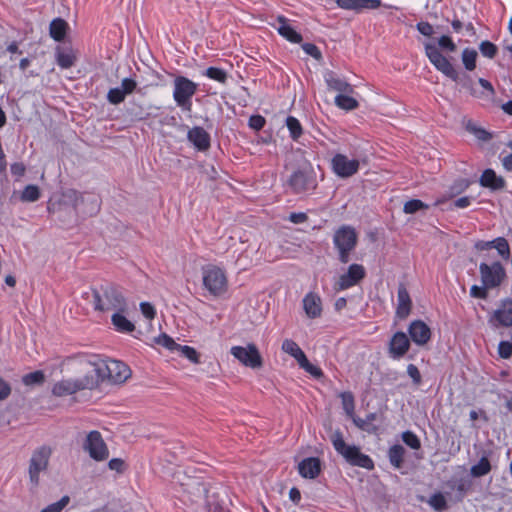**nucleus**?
<instances>
[{
  "instance_id": "obj_1",
  "label": "nucleus",
  "mask_w": 512,
  "mask_h": 512,
  "mask_svg": "<svg viewBox=\"0 0 512 512\" xmlns=\"http://www.w3.org/2000/svg\"><path fill=\"white\" fill-rule=\"evenodd\" d=\"M93 306L94 310L100 312L128 311L127 299L121 289L112 283L93 289Z\"/></svg>"
},
{
  "instance_id": "obj_2",
  "label": "nucleus",
  "mask_w": 512,
  "mask_h": 512,
  "mask_svg": "<svg viewBox=\"0 0 512 512\" xmlns=\"http://www.w3.org/2000/svg\"><path fill=\"white\" fill-rule=\"evenodd\" d=\"M424 51L426 57L437 71L441 72L450 80L460 83L463 88L472 90L471 78L466 74H464L463 77H460L453 64L446 56L442 54L441 51L438 50V48L435 46V43H424Z\"/></svg>"
},
{
  "instance_id": "obj_3",
  "label": "nucleus",
  "mask_w": 512,
  "mask_h": 512,
  "mask_svg": "<svg viewBox=\"0 0 512 512\" xmlns=\"http://www.w3.org/2000/svg\"><path fill=\"white\" fill-rule=\"evenodd\" d=\"M330 440L335 451L350 465L367 470L374 469V461L372 458L369 455L362 453L360 447L346 444L340 430L334 431Z\"/></svg>"
},
{
  "instance_id": "obj_4",
  "label": "nucleus",
  "mask_w": 512,
  "mask_h": 512,
  "mask_svg": "<svg viewBox=\"0 0 512 512\" xmlns=\"http://www.w3.org/2000/svg\"><path fill=\"white\" fill-rule=\"evenodd\" d=\"M287 186L294 194H312L318 187L315 169L306 161L298 166L288 177Z\"/></svg>"
},
{
  "instance_id": "obj_5",
  "label": "nucleus",
  "mask_w": 512,
  "mask_h": 512,
  "mask_svg": "<svg viewBox=\"0 0 512 512\" xmlns=\"http://www.w3.org/2000/svg\"><path fill=\"white\" fill-rule=\"evenodd\" d=\"M332 242L338 261L347 264L352 260V254L358 244L356 229L350 225H341L334 231Z\"/></svg>"
},
{
  "instance_id": "obj_6",
  "label": "nucleus",
  "mask_w": 512,
  "mask_h": 512,
  "mask_svg": "<svg viewBox=\"0 0 512 512\" xmlns=\"http://www.w3.org/2000/svg\"><path fill=\"white\" fill-rule=\"evenodd\" d=\"M198 90V84L191 79L179 75L173 80V100L184 113L192 111V98Z\"/></svg>"
},
{
  "instance_id": "obj_7",
  "label": "nucleus",
  "mask_w": 512,
  "mask_h": 512,
  "mask_svg": "<svg viewBox=\"0 0 512 512\" xmlns=\"http://www.w3.org/2000/svg\"><path fill=\"white\" fill-rule=\"evenodd\" d=\"M204 288L214 297H219L227 291L228 280L225 271L216 265L209 264L202 268Z\"/></svg>"
},
{
  "instance_id": "obj_8",
  "label": "nucleus",
  "mask_w": 512,
  "mask_h": 512,
  "mask_svg": "<svg viewBox=\"0 0 512 512\" xmlns=\"http://www.w3.org/2000/svg\"><path fill=\"white\" fill-rule=\"evenodd\" d=\"M97 371L102 376L103 381L108 379L113 384L124 383L132 374L126 363L115 359H108L101 364H97Z\"/></svg>"
},
{
  "instance_id": "obj_9",
  "label": "nucleus",
  "mask_w": 512,
  "mask_h": 512,
  "mask_svg": "<svg viewBox=\"0 0 512 512\" xmlns=\"http://www.w3.org/2000/svg\"><path fill=\"white\" fill-rule=\"evenodd\" d=\"M82 447L95 461H104L109 456L108 447L101 433L97 430H92L87 434Z\"/></svg>"
},
{
  "instance_id": "obj_10",
  "label": "nucleus",
  "mask_w": 512,
  "mask_h": 512,
  "mask_svg": "<svg viewBox=\"0 0 512 512\" xmlns=\"http://www.w3.org/2000/svg\"><path fill=\"white\" fill-rule=\"evenodd\" d=\"M479 272L482 284L489 289L500 286L506 277L505 269L499 261H495L491 264L485 262L480 263Z\"/></svg>"
},
{
  "instance_id": "obj_11",
  "label": "nucleus",
  "mask_w": 512,
  "mask_h": 512,
  "mask_svg": "<svg viewBox=\"0 0 512 512\" xmlns=\"http://www.w3.org/2000/svg\"><path fill=\"white\" fill-rule=\"evenodd\" d=\"M231 355L246 367L256 369L263 364L262 357L255 344L249 343L247 346H233L230 349Z\"/></svg>"
},
{
  "instance_id": "obj_12",
  "label": "nucleus",
  "mask_w": 512,
  "mask_h": 512,
  "mask_svg": "<svg viewBox=\"0 0 512 512\" xmlns=\"http://www.w3.org/2000/svg\"><path fill=\"white\" fill-rule=\"evenodd\" d=\"M51 449L48 446H41L33 451L29 462V478L32 484L38 485L39 475L47 469Z\"/></svg>"
},
{
  "instance_id": "obj_13",
  "label": "nucleus",
  "mask_w": 512,
  "mask_h": 512,
  "mask_svg": "<svg viewBox=\"0 0 512 512\" xmlns=\"http://www.w3.org/2000/svg\"><path fill=\"white\" fill-rule=\"evenodd\" d=\"M332 172L339 178L346 179L355 175L360 168L358 159H349L345 154L336 153L330 162Z\"/></svg>"
},
{
  "instance_id": "obj_14",
  "label": "nucleus",
  "mask_w": 512,
  "mask_h": 512,
  "mask_svg": "<svg viewBox=\"0 0 512 512\" xmlns=\"http://www.w3.org/2000/svg\"><path fill=\"white\" fill-rule=\"evenodd\" d=\"M366 276V270L361 264H351L347 271L340 275L337 286L338 290L343 291L356 286Z\"/></svg>"
},
{
  "instance_id": "obj_15",
  "label": "nucleus",
  "mask_w": 512,
  "mask_h": 512,
  "mask_svg": "<svg viewBox=\"0 0 512 512\" xmlns=\"http://www.w3.org/2000/svg\"><path fill=\"white\" fill-rule=\"evenodd\" d=\"M411 346V340L406 335V333L402 331L395 332L388 345V353L390 358L394 360H399L405 356V354L409 351Z\"/></svg>"
},
{
  "instance_id": "obj_16",
  "label": "nucleus",
  "mask_w": 512,
  "mask_h": 512,
  "mask_svg": "<svg viewBox=\"0 0 512 512\" xmlns=\"http://www.w3.org/2000/svg\"><path fill=\"white\" fill-rule=\"evenodd\" d=\"M490 324L495 327L512 326V299L506 298L500 302L499 307L493 312L489 319Z\"/></svg>"
},
{
  "instance_id": "obj_17",
  "label": "nucleus",
  "mask_w": 512,
  "mask_h": 512,
  "mask_svg": "<svg viewBox=\"0 0 512 512\" xmlns=\"http://www.w3.org/2000/svg\"><path fill=\"white\" fill-rule=\"evenodd\" d=\"M410 340L417 346L426 345L432 336L430 327L422 320H413L408 326Z\"/></svg>"
},
{
  "instance_id": "obj_18",
  "label": "nucleus",
  "mask_w": 512,
  "mask_h": 512,
  "mask_svg": "<svg viewBox=\"0 0 512 512\" xmlns=\"http://www.w3.org/2000/svg\"><path fill=\"white\" fill-rule=\"evenodd\" d=\"M187 140L199 152H206L211 147L210 134L201 126H194L189 129Z\"/></svg>"
},
{
  "instance_id": "obj_19",
  "label": "nucleus",
  "mask_w": 512,
  "mask_h": 512,
  "mask_svg": "<svg viewBox=\"0 0 512 512\" xmlns=\"http://www.w3.org/2000/svg\"><path fill=\"white\" fill-rule=\"evenodd\" d=\"M324 81L327 87L330 90L337 91L339 94L347 93L350 94L353 92V87L350 83H348L344 78L337 75L332 70H327L324 72Z\"/></svg>"
},
{
  "instance_id": "obj_20",
  "label": "nucleus",
  "mask_w": 512,
  "mask_h": 512,
  "mask_svg": "<svg viewBox=\"0 0 512 512\" xmlns=\"http://www.w3.org/2000/svg\"><path fill=\"white\" fill-rule=\"evenodd\" d=\"M303 309L305 314L310 319H315L321 316L322 314V300L320 296L314 292L307 293L303 300Z\"/></svg>"
},
{
  "instance_id": "obj_21",
  "label": "nucleus",
  "mask_w": 512,
  "mask_h": 512,
  "mask_svg": "<svg viewBox=\"0 0 512 512\" xmlns=\"http://www.w3.org/2000/svg\"><path fill=\"white\" fill-rule=\"evenodd\" d=\"M412 308V301L408 290L403 284H400L397 291L396 316L399 319H405L409 316Z\"/></svg>"
},
{
  "instance_id": "obj_22",
  "label": "nucleus",
  "mask_w": 512,
  "mask_h": 512,
  "mask_svg": "<svg viewBox=\"0 0 512 512\" xmlns=\"http://www.w3.org/2000/svg\"><path fill=\"white\" fill-rule=\"evenodd\" d=\"M276 20L279 23V26L276 29L280 36L290 43H301L302 35L289 24V20L285 16L278 15Z\"/></svg>"
},
{
  "instance_id": "obj_23",
  "label": "nucleus",
  "mask_w": 512,
  "mask_h": 512,
  "mask_svg": "<svg viewBox=\"0 0 512 512\" xmlns=\"http://www.w3.org/2000/svg\"><path fill=\"white\" fill-rule=\"evenodd\" d=\"M299 474L306 479H315L321 472V461L317 457L304 458L298 465Z\"/></svg>"
},
{
  "instance_id": "obj_24",
  "label": "nucleus",
  "mask_w": 512,
  "mask_h": 512,
  "mask_svg": "<svg viewBox=\"0 0 512 512\" xmlns=\"http://www.w3.org/2000/svg\"><path fill=\"white\" fill-rule=\"evenodd\" d=\"M479 184L484 188L497 191L503 189L506 182L505 179L502 176H498L493 169L487 168L482 172Z\"/></svg>"
},
{
  "instance_id": "obj_25",
  "label": "nucleus",
  "mask_w": 512,
  "mask_h": 512,
  "mask_svg": "<svg viewBox=\"0 0 512 512\" xmlns=\"http://www.w3.org/2000/svg\"><path fill=\"white\" fill-rule=\"evenodd\" d=\"M74 379L78 391L95 389L103 382L102 376H100V373L97 371V365H95V368L91 372Z\"/></svg>"
},
{
  "instance_id": "obj_26",
  "label": "nucleus",
  "mask_w": 512,
  "mask_h": 512,
  "mask_svg": "<svg viewBox=\"0 0 512 512\" xmlns=\"http://www.w3.org/2000/svg\"><path fill=\"white\" fill-rule=\"evenodd\" d=\"M57 65L62 69L71 68L76 61V55L71 47L58 46L55 51Z\"/></svg>"
},
{
  "instance_id": "obj_27",
  "label": "nucleus",
  "mask_w": 512,
  "mask_h": 512,
  "mask_svg": "<svg viewBox=\"0 0 512 512\" xmlns=\"http://www.w3.org/2000/svg\"><path fill=\"white\" fill-rule=\"evenodd\" d=\"M68 29V23L64 19L60 17L54 18L49 26L50 37L57 42H61L64 40Z\"/></svg>"
},
{
  "instance_id": "obj_28",
  "label": "nucleus",
  "mask_w": 512,
  "mask_h": 512,
  "mask_svg": "<svg viewBox=\"0 0 512 512\" xmlns=\"http://www.w3.org/2000/svg\"><path fill=\"white\" fill-rule=\"evenodd\" d=\"M126 312L116 311L111 316V322L115 330L121 333H130L135 330V325L126 318Z\"/></svg>"
},
{
  "instance_id": "obj_29",
  "label": "nucleus",
  "mask_w": 512,
  "mask_h": 512,
  "mask_svg": "<svg viewBox=\"0 0 512 512\" xmlns=\"http://www.w3.org/2000/svg\"><path fill=\"white\" fill-rule=\"evenodd\" d=\"M77 392L76 382L73 378L58 381L52 388V393L58 397L72 395Z\"/></svg>"
},
{
  "instance_id": "obj_30",
  "label": "nucleus",
  "mask_w": 512,
  "mask_h": 512,
  "mask_svg": "<svg viewBox=\"0 0 512 512\" xmlns=\"http://www.w3.org/2000/svg\"><path fill=\"white\" fill-rule=\"evenodd\" d=\"M405 448L400 444L392 445L388 450V459L395 469H400L404 462Z\"/></svg>"
},
{
  "instance_id": "obj_31",
  "label": "nucleus",
  "mask_w": 512,
  "mask_h": 512,
  "mask_svg": "<svg viewBox=\"0 0 512 512\" xmlns=\"http://www.w3.org/2000/svg\"><path fill=\"white\" fill-rule=\"evenodd\" d=\"M281 349L293 357L298 364L306 357L300 346L292 339H285L282 342Z\"/></svg>"
},
{
  "instance_id": "obj_32",
  "label": "nucleus",
  "mask_w": 512,
  "mask_h": 512,
  "mask_svg": "<svg viewBox=\"0 0 512 512\" xmlns=\"http://www.w3.org/2000/svg\"><path fill=\"white\" fill-rule=\"evenodd\" d=\"M334 102L338 108L343 109L345 111H352L358 108L359 106L358 101L347 93L338 94L335 97Z\"/></svg>"
},
{
  "instance_id": "obj_33",
  "label": "nucleus",
  "mask_w": 512,
  "mask_h": 512,
  "mask_svg": "<svg viewBox=\"0 0 512 512\" xmlns=\"http://www.w3.org/2000/svg\"><path fill=\"white\" fill-rule=\"evenodd\" d=\"M286 127L289 131V136L293 141H298L303 135V127L300 121L294 116H288L285 120Z\"/></svg>"
},
{
  "instance_id": "obj_34",
  "label": "nucleus",
  "mask_w": 512,
  "mask_h": 512,
  "mask_svg": "<svg viewBox=\"0 0 512 512\" xmlns=\"http://www.w3.org/2000/svg\"><path fill=\"white\" fill-rule=\"evenodd\" d=\"M491 471V464L486 456H482L480 460L471 467L470 473L473 477L479 478L487 475Z\"/></svg>"
},
{
  "instance_id": "obj_35",
  "label": "nucleus",
  "mask_w": 512,
  "mask_h": 512,
  "mask_svg": "<svg viewBox=\"0 0 512 512\" xmlns=\"http://www.w3.org/2000/svg\"><path fill=\"white\" fill-rule=\"evenodd\" d=\"M202 75L221 84H225L228 80L227 72L222 68L214 66L208 67L205 71L202 72Z\"/></svg>"
},
{
  "instance_id": "obj_36",
  "label": "nucleus",
  "mask_w": 512,
  "mask_h": 512,
  "mask_svg": "<svg viewBox=\"0 0 512 512\" xmlns=\"http://www.w3.org/2000/svg\"><path fill=\"white\" fill-rule=\"evenodd\" d=\"M477 51L473 48H465L462 51L461 58L464 68L467 71H473L476 68Z\"/></svg>"
},
{
  "instance_id": "obj_37",
  "label": "nucleus",
  "mask_w": 512,
  "mask_h": 512,
  "mask_svg": "<svg viewBox=\"0 0 512 512\" xmlns=\"http://www.w3.org/2000/svg\"><path fill=\"white\" fill-rule=\"evenodd\" d=\"M468 132L473 134L479 141L487 142L492 139V134L486 129L477 126L475 123L469 121L466 125Z\"/></svg>"
},
{
  "instance_id": "obj_38",
  "label": "nucleus",
  "mask_w": 512,
  "mask_h": 512,
  "mask_svg": "<svg viewBox=\"0 0 512 512\" xmlns=\"http://www.w3.org/2000/svg\"><path fill=\"white\" fill-rule=\"evenodd\" d=\"M428 504L437 512H442L447 509V501L441 492L432 494L428 500Z\"/></svg>"
},
{
  "instance_id": "obj_39",
  "label": "nucleus",
  "mask_w": 512,
  "mask_h": 512,
  "mask_svg": "<svg viewBox=\"0 0 512 512\" xmlns=\"http://www.w3.org/2000/svg\"><path fill=\"white\" fill-rule=\"evenodd\" d=\"M44 381L45 375L41 370L30 372L22 377V382L26 386L41 385Z\"/></svg>"
},
{
  "instance_id": "obj_40",
  "label": "nucleus",
  "mask_w": 512,
  "mask_h": 512,
  "mask_svg": "<svg viewBox=\"0 0 512 512\" xmlns=\"http://www.w3.org/2000/svg\"><path fill=\"white\" fill-rule=\"evenodd\" d=\"M340 398L344 411L348 416L352 417L355 410L354 395L349 391H345L340 394Z\"/></svg>"
},
{
  "instance_id": "obj_41",
  "label": "nucleus",
  "mask_w": 512,
  "mask_h": 512,
  "mask_svg": "<svg viewBox=\"0 0 512 512\" xmlns=\"http://www.w3.org/2000/svg\"><path fill=\"white\" fill-rule=\"evenodd\" d=\"M40 198V189L38 186L27 185L21 193V200L24 202H35Z\"/></svg>"
},
{
  "instance_id": "obj_42",
  "label": "nucleus",
  "mask_w": 512,
  "mask_h": 512,
  "mask_svg": "<svg viewBox=\"0 0 512 512\" xmlns=\"http://www.w3.org/2000/svg\"><path fill=\"white\" fill-rule=\"evenodd\" d=\"M177 351H179L181 355L188 359L190 362L194 364L200 363V354L196 351L194 347L179 344Z\"/></svg>"
},
{
  "instance_id": "obj_43",
  "label": "nucleus",
  "mask_w": 512,
  "mask_h": 512,
  "mask_svg": "<svg viewBox=\"0 0 512 512\" xmlns=\"http://www.w3.org/2000/svg\"><path fill=\"white\" fill-rule=\"evenodd\" d=\"M376 419V414L375 413H369L366 415L365 419H362L358 416H355L353 415L352 416V420H353V423L361 430H364V431H367V432H372L375 430V428L373 429H370L369 428V424L371 422H373L374 420Z\"/></svg>"
},
{
  "instance_id": "obj_44",
  "label": "nucleus",
  "mask_w": 512,
  "mask_h": 512,
  "mask_svg": "<svg viewBox=\"0 0 512 512\" xmlns=\"http://www.w3.org/2000/svg\"><path fill=\"white\" fill-rule=\"evenodd\" d=\"M424 209H428V205L419 199H411L403 206V212L406 214H414Z\"/></svg>"
},
{
  "instance_id": "obj_45",
  "label": "nucleus",
  "mask_w": 512,
  "mask_h": 512,
  "mask_svg": "<svg viewBox=\"0 0 512 512\" xmlns=\"http://www.w3.org/2000/svg\"><path fill=\"white\" fill-rule=\"evenodd\" d=\"M435 46L438 50H444L448 52H454L457 49V46L453 39L449 35H442L437 39V45Z\"/></svg>"
},
{
  "instance_id": "obj_46",
  "label": "nucleus",
  "mask_w": 512,
  "mask_h": 512,
  "mask_svg": "<svg viewBox=\"0 0 512 512\" xmlns=\"http://www.w3.org/2000/svg\"><path fill=\"white\" fill-rule=\"evenodd\" d=\"M403 442L411 449L418 450L421 447L419 437L412 431L407 430L402 433Z\"/></svg>"
},
{
  "instance_id": "obj_47",
  "label": "nucleus",
  "mask_w": 512,
  "mask_h": 512,
  "mask_svg": "<svg viewBox=\"0 0 512 512\" xmlns=\"http://www.w3.org/2000/svg\"><path fill=\"white\" fill-rule=\"evenodd\" d=\"M479 50L484 57L489 59H493L498 52L497 46L489 40L482 41L479 45Z\"/></svg>"
},
{
  "instance_id": "obj_48",
  "label": "nucleus",
  "mask_w": 512,
  "mask_h": 512,
  "mask_svg": "<svg viewBox=\"0 0 512 512\" xmlns=\"http://www.w3.org/2000/svg\"><path fill=\"white\" fill-rule=\"evenodd\" d=\"M126 95L120 87L111 88L107 93V101L112 105H118L125 100Z\"/></svg>"
},
{
  "instance_id": "obj_49",
  "label": "nucleus",
  "mask_w": 512,
  "mask_h": 512,
  "mask_svg": "<svg viewBox=\"0 0 512 512\" xmlns=\"http://www.w3.org/2000/svg\"><path fill=\"white\" fill-rule=\"evenodd\" d=\"M298 365L315 378H320L323 376L322 369L310 363L307 357H305Z\"/></svg>"
},
{
  "instance_id": "obj_50",
  "label": "nucleus",
  "mask_w": 512,
  "mask_h": 512,
  "mask_svg": "<svg viewBox=\"0 0 512 512\" xmlns=\"http://www.w3.org/2000/svg\"><path fill=\"white\" fill-rule=\"evenodd\" d=\"M496 245L494 246V249L497 250L498 254L504 258L507 259L510 255V247L508 241L504 237H497L495 238Z\"/></svg>"
},
{
  "instance_id": "obj_51",
  "label": "nucleus",
  "mask_w": 512,
  "mask_h": 512,
  "mask_svg": "<svg viewBox=\"0 0 512 512\" xmlns=\"http://www.w3.org/2000/svg\"><path fill=\"white\" fill-rule=\"evenodd\" d=\"M69 496L65 495L55 503L49 504L47 507L42 509L40 512H61L69 503Z\"/></svg>"
},
{
  "instance_id": "obj_52",
  "label": "nucleus",
  "mask_w": 512,
  "mask_h": 512,
  "mask_svg": "<svg viewBox=\"0 0 512 512\" xmlns=\"http://www.w3.org/2000/svg\"><path fill=\"white\" fill-rule=\"evenodd\" d=\"M362 0H336L338 7L345 10L361 11Z\"/></svg>"
},
{
  "instance_id": "obj_53",
  "label": "nucleus",
  "mask_w": 512,
  "mask_h": 512,
  "mask_svg": "<svg viewBox=\"0 0 512 512\" xmlns=\"http://www.w3.org/2000/svg\"><path fill=\"white\" fill-rule=\"evenodd\" d=\"M265 124H266V119L262 115H259V114L251 115L248 120V126L255 131L262 130L264 128Z\"/></svg>"
},
{
  "instance_id": "obj_54",
  "label": "nucleus",
  "mask_w": 512,
  "mask_h": 512,
  "mask_svg": "<svg viewBox=\"0 0 512 512\" xmlns=\"http://www.w3.org/2000/svg\"><path fill=\"white\" fill-rule=\"evenodd\" d=\"M498 355L502 359H509L512 356V343L510 341H500Z\"/></svg>"
},
{
  "instance_id": "obj_55",
  "label": "nucleus",
  "mask_w": 512,
  "mask_h": 512,
  "mask_svg": "<svg viewBox=\"0 0 512 512\" xmlns=\"http://www.w3.org/2000/svg\"><path fill=\"white\" fill-rule=\"evenodd\" d=\"M302 50L309 56L313 57L315 60H320L322 58V53L320 49L313 43H303L301 45Z\"/></svg>"
},
{
  "instance_id": "obj_56",
  "label": "nucleus",
  "mask_w": 512,
  "mask_h": 512,
  "mask_svg": "<svg viewBox=\"0 0 512 512\" xmlns=\"http://www.w3.org/2000/svg\"><path fill=\"white\" fill-rule=\"evenodd\" d=\"M125 95H129L137 88V82L130 77L122 79L121 86H119Z\"/></svg>"
},
{
  "instance_id": "obj_57",
  "label": "nucleus",
  "mask_w": 512,
  "mask_h": 512,
  "mask_svg": "<svg viewBox=\"0 0 512 512\" xmlns=\"http://www.w3.org/2000/svg\"><path fill=\"white\" fill-rule=\"evenodd\" d=\"M157 343L162 345L163 347L169 349V350H177L179 344L176 343L173 338L168 336L167 334H163L159 336Z\"/></svg>"
},
{
  "instance_id": "obj_58",
  "label": "nucleus",
  "mask_w": 512,
  "mask_h": 512,
  "mask_svg": "<svg viewBox=\"0 0 512 512\" xmlns=\"http://www.w3.org/2000/svg\"><path fill=\"white\" fill-rule=\"evenodd\" d=\"M140 310L143 316L149 320H152L156 316V310L154 306L149 302H141Z\"/></svg>"
},
{
  "instance_id": "obj_59",
  "label": "nucleus",
  "mask_w": 512,
  "mask_h": 512,
  "mask_svg": "<svg viewBox=\"0 0 512 512\" xmlns=\"http://www.w3.org/2000/svg\"><path fill=\"white\" fill-rule=\"evenodd\" d=\"M407 374L412 379V381L415 385H420V383L422 381V377H421V373L416 365L408 364Z\"/></svg>"
},
{
  "instance_id": "obj_60",
  "label": "nucleus",
  "mask_w": 512,
  "mask_h": 512,
  "mask_svg": "<svg viewBox=\"0 0 512 512\" xmlns=\"http://www.w3.org/2000/svg\"><path fill=\"white\" fill-rule=\"evenodd\" d=\"M416 29L420 34L426 37H431L434 33L433 26L426 21H420L416 24Z\"/></svg>"
},
{
  "instance_id": "obj_61",
  "label": "nucleus",
  "mask_w": 512,
  "mask_h": 512,
  "mask_svg": "<svg viewBox=\"0 0 512 512\" xmlns=\"http://www.w3.org/2000/svg\"><path fill=\"white\" fill-rule=\"evenodd\" d=\"M487 290H489V288L485 287L483 284L482 286L473 285L470 288V295L473 298L485 299L487 297Z\"/></svg>"
},
{
  "instance_id": "obj_62",
  "label": "nucleus",
  "mask_w": 512,
  "mask_h": 512,
  "mask_svg": "<svg viewBox=\"0 0 512 512\" xmlns=\"http://www.w3.org/2000/svg\"><path fill=\"white\" fill-rule=\"evenodd\" d=\"M308 219V216L304 212H292L288 216V220L293 224H302L306 222Z\"/></svg>"
},
{
  "instance_id": "obj_63",
  "label": "nucleus",
  "mask_w": 512,
  "mask_h": 512,
  "mask_svg": "<svg viewBox=\"0 0 512 512\" xmlns=\"http://www.w3.org/2000/svg\"><path fill=\"white\" fill-rule=\"evenodd\" d=\"M11 393V386L0 377V401L5 400Z\"/></svg>"
},
{
  "instance_id": "obj_64",
  "label": "nucleus",
  "mask_w": 512,
  "mask_h": 512,
  "mask_svg": "<svg viewBox=\"0 0 512 512\" xmlns=\"http://www.w3.org/2000/svg\"><path fill=\"white\" fill-rule=\"evenodd\" d=\"M108 467L111 470L122 472L124 467V461L120 458H113L108 462Z\"/></svg>"
}]
</instances>
